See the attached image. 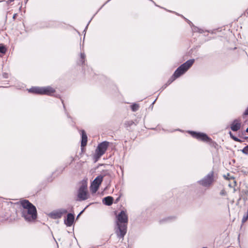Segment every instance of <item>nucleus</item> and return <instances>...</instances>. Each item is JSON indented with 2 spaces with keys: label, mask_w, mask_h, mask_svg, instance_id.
<instances>
[{
  "label": "nucleus",
  "mask_w": 248,
  "mask_h": 248,
  "mask_svg": "<svg viewBox=\"0 0 248 248\" xmlns=\"http://www.w3.org/2000/svg\"><path fill=\"white\" fill-rule=\"evenodd\" d=\"M21 216L28 222L34 221L37 217V210L34 205L27 200L20 201Z\"/></svg>",
  "instance_id": "obj_1"
},
{
  "label": "nucleus",
  "mask_w": 248,
  "mask_h": 248,
  "mask_svg": "<svg viewBox=\"0 0 248 248\" xmlns=\"http://www.w3.org/2000/svg\"><path fill=\"white\" fill-rule=\"evenodd\" d=\"M117 229L116 233L118 237L123 238L126 233L128 217L124 211H121L117 216Z\"/></svg>",
  "instance_id": "obj_2"
},
{
  "label": "nucleus",
  "mask_w": 248,
  "mask_h": 248,
  "mask_svg": "<svg viewBox=\"0 0 248 248\" xmlns=\"http://www.w3.org/2000/svg\"><path fill=\"white\" fill-rule=\"evenodd\" d=\"M195 61L194 59H190L180 65L175 71L174 76L177 78L185 73L188 69L193 65Z\"/></svg>",
  "instance_id": "obj_3"
},
{
  "label": "nucleus",
  "mask_w": 248,
  "mask_h": 248,
  "mask_svg": "<svg viewBox=\"0 0 248 248\" xmlns=\"http://www.w3.org/2000/svg\"><path fill=\"white\" fill-rule=\"evenodd\" d=\"M55 90L50 86L45 87H34L29 90V92L39 94L50 95L55 92Z\"/></svg>",
  "instance_id": "obj_4"
},
{
  "label": "nucleus",
  "mask_w": 248,
  "mask_h": 248,
  "mask_svg": "<svg viewBox=\"0 0 248 248\" xmlns=\"http://www.w3.org/2000/svg\"><path fill=\"white\" fill-rule=\"evenodd\" d=\"M109 142L105 141L98 145L94 155V158L96 160L99 159L105 153L109 146Z\"/></svg>",
  "instance_id": "obj_5"
},
{
  "label": "nucleus",
  "mask_w": 248,
  "mask_h": 248,
  "mask_svg": "<svg viewBox=\"0 0 248 248\" xmlns=\"http://www.w3.org/2000/svg\"><path fill=\"white\" fill-rule=\"evenodd\" d=\"M188 132L193 138H195L198 140H202L203 142H208L210 144H214L216 143L206 134L194 131H189Z\"/></svg>",
  "instance_id": "obj_6"
},
{
  "label": "nucleus",
  "mask_w": 248,
  "mask_h": 248,
  "mask_svg": "<svg viewBox=\"0 0 248 248\" xmlns=\"http://www.w3.org/2000/svg\"><path fill=\"white\" fill-rule=\"evenodd\" d=\"M87 191V186L85 184H82L80 186L78 192V201H84L88 199Z\"/></svg>",
  "instance_id": "obj_7"
},
{
  "label": "nucleus",
  "mask_w": 248,
  "mask_h": 248,
  "mask_svg": "<svg viewBox=\"0 0 248 248\" xmlns=\"http://www.w3.org/2000/svg\"><path fill=\"white\" fill-rule=\"evenodd\" d=\"M213 171H211L202 179L199 181V183L204 187L209 186L213 182Z\"/></svg>",
  "instance_id": "obj_8"
},
{
  "label": "nucleus",
  "mask_w": 248,
  "mask_h": 248,
  "mask_svg": "<svg viewBox=\"0 0 248 248\" xmlns=\"http://www.w3.org/2000/svg\"><path fill=\"white\" fill-rule=\"evenodd\" d=\"M103 179V176L99 175L96 177L91 184V189L93 193H95L98 190Z\"/></svg>",
  "instance_id": "obj_9"
},
{
  "label": "nucleus",
  "mask_w": 248,
  "mask_h": 248,
  "mask_svg": "<svg viewBox=\"0 0 248 248\" xmlns=\"http://www.w3.org/2000/svg\"><path fill=\"white\" fill-rule=\"evenodd\" d=\"M67 210L65 209L61 208L57 210L52 212L50 213L49 216L53 219H58L62 217L67 213Z\"/></svg>",
  "instance_id": "obj_10"
},
{
  "label": "nucleus",
  "mask_w": 248,
  "mask_h": 248,
  "mask_svg": "<svg viewBox=\"0 0 248 248\" xmlns=\"http://www.w3.org/2000/svg\"><path fill=\"white\" fill-rule=\"evenodd\" d=\"M241 127V122L239 119H235L231 125V128L233 131H237Z\"/></svg>",
  "instance_id": "obj_11"
},
{
  "label": "nucleus",
  "mask_w": 248,
  "mask_h": 248,
  "mask_svg": "<svg viewBox=\"0 0 248 248\" xmlns=\"http://www.w3.org/2000/svg\"><path fill=\"white\" fill-rule=\"evenodd\" d=\"M75 217L74 214L68 213L67 215V218L64 220V223L67 226H71L74 221Z\"/></svg>",
  "instance_id": "obj_12"
},
{
  "label": "nucleus",
  "mask_w": 248,
  "mask_h": 248,
  "mask_svg": "<svg viewBox=\"0 0 248 248\" xmlns=\"http://www.w3.org/2000/svg\"><path fill=\"white\" fill-rule=\"evenodd\" d=\"M81 146L84 147L86 145L87 142V136L84 130H81Z\"/></svg>",
  "instance_id": "obj_13"
},
{
  "label": "nucleus",
  "mask_w": 248,
  "mask_h": 248,
  "mask_svg": "<svg viewBox=\"0 0 248 248\" xmlns=\"http://www.w3.org/2000/svg\"><path fill=\"white\" fill-rule=\"evenodd\" d=\"M113 198L111 196H108L104 198L103 200V202L106 205H111L113 203Z\"/></svg>",
  "instance_id": "obj_14"
},
{
  "label": "nucleus",
  "mask_w": 248,
  "mask_h": 248,
  "mask_svg": "<svg viewBox=\"0 0 248 248\" xmlns=\"http://www.w3.org/2000/svg\"><path fill=\"white\" fill-rule=\"evenodd\" d=\"M139 106L137 104H134L131 105V109L133 111H136L139 109Z\"/></svg>",
  "instance_id": "obj_15"
},
{
  "label": "nucleus",
  "mask_w": 248,
  "mask_h": 248,
  "mask_svg": "<svg viewBox=\"0 0 248 248\" xmlns=\"http://www.w3.org/2000/svg\"><path fill=\"white\" fill-rule=\"evenodd\" d=\"M177 77H175L174 76V75L173 74V75L171 76V77L167 81V84L170 85V83H171L176 78H177Z\"/></svg>",
  "instance_id": "obj_16"
},
{
  "label": "nucleus",
  "mask_w": 248,
  "mask_h": 248,
  "mask_svg": "<svg viewBox=\"0 0 248 248\" xmlns=\"http://www.w3.org/2000/svg\"><path fill=\"white\" fill-rule=\"evenodd\" d=\"M134 124L132 121H127L125 122L124 124L125 127H128L131 126Z\"/></svg>",
  "instance_id": "obj_17"
},
{
  "label": "nucleus",
  "mask_w": 248,
  "mask_h": 248,
  "mask_svg": "<svg viewBox=\"0 0 248 248\" xmlns=\"http://www.w3.org/2000/svg\"><path fill=\"white\" fill-rule=\"evenodd\" d=\"M85 58V54L81 53L80 54V58H81L80 63L81 64H84Z\"/></svg>",
  "instance_id": "obj_18"
},
{
  "label": "nucleus",
  "mask_w": 248,
  "mask_h": 248,
  "mask_svg": "<svg viewBox=\"0 0 248 248\" xmlns=\"http://www.w3.org/2000/svg\"><path fill=\"white\" fill-rule=\"evenodd\" d=\"M241 151L242 153L245 155H248V145L245 146Z\"/></svg>",
  "instance_id": "obj_19"
},
{
  "label": "nucleus",
  "mask_w": 248,
  "mask_h": 248,
  "mask_svg": "<svg viewBox=\"0 0 248 248\" xmlns=\"http://www.w3.org/2000/svg\"><path fill=\"white\" fill-rule=\"evenodd\" d=\"M6 51V49L4 46H0V53L5 54Z\"/></svg>",
  "instance_id": "obj_20"
},
{
  "label": "nucleus",
  "mask_w": 248,
  "mask_h": 248,
  "mask_svg": "<svg viewBox=\"0 0 248 248\" xmlns=\"http://www.w3.org/2000/svg\"><path fill=\"white\" fill-rule=\"evenodd\" d=\"M174 218V217H168L163 219L161 221V222L168 221L172 220Z\"/></svg>",
  "instance_id": "obj_21"
},
{
  "label": "nucleus",
  "mask_w": 248,
  "mask_h": 248,
  "mask_svg": "<svg viewBox=\"0 0 248 248\" xmlns=\"http://www.w3.org/2000/svg\"><path fill=\"white\" fill-rule=\"evenodd\" d=\"M232 138L235 141H238V142H242V141L238 139V138L236 137H232Z\"/></svg>",
  "instance_id": "obj_22"
},
{
  "label": "nucleus",
  "mask_w": 248,
  "mask_h": 248,
  "mask_svg": "<svg viewBox=\"0 0 248 248\" xmlns=\"http://www.w3.org/2000/svg\"><path fill=\"white\" fill-rule=\"evenodd\" d=\"M232 138L235 141H238V142H242V141L238 139V138L236 137H232Z\"/></svg>",
  "instance_id": "obj_23"
},
{
  "label": "nucleus",
  "mask_w": 248,
  "mask_h": 248,
  "mask_svg": "<svg viewBox=\"0 0 248 248\" xmlns=\"http://www.w3.org/2000/svg\"><path fill=\"white\" fill-rule=\"evenodd\" d=\"M225 194H226V192H225V190H222L220 191V194L221 195H225Z\"/></svg>",
  "instance_id": "obj_24"
},
{
  "label": "nucleus",
  "mask_w": 248,
  "mask_h": 248,
  "mask_svg": "<svg viewBox=\"0 0 248 248\" xmlns=\"http://www.w3.org/2000/svg\"><path fill=\"white\" fill-rule=\"evenodd\" d=\"M168 86V84H165V85H164L162 87V90H164V89H165L167 86Z\"/></svg>",
  "instance_id": "obj_25"
},
{
  "label": "nucleus",
  "mask_w": 248,
  "mask_h": 248,
  "mask_svg": "<svg viewBox=\"0 0 248 248\" xmlns=\"http://www.w3.org/2000/svg\"><path fill=\"white\" fill-rule=\"evenodd\" d=\"M87 207H88V206H86V207H85V208H84L82 211H81L80 212V213H79V214L78 215V216H77V217H78L79 216H80V215H81V214L84 212V211L85 210V209Z\"/></svg>",
  "instance_id": "obj_26"
},
{
  "label": "nucleus",
  "mask_w": 248,
  "mask_h": 248,
  "mask_svg": "<svg viewBox=\"0 0 248 248\" xmlns=\"http://www.w3.org/2000/svg\"><path fill=\"white\" fill-rule=\"evenodd\" d=\"M87 207H88V206H86V207H85V208H84L82 211H81L80 212V213H79V214L78 215V216H77V217H78L79 216H80V215H81V214L84 212V211L85 210V209Z\"/></svg>",
  "instance_id": "obj_27"
},
{
  "label": "nucleus",
  "mask_w": 248,
  "mask_h": 248,
  "mask_svg": "<svg viewBox=\"0 0 248 248\" xmlns=\"http://www.w3.org/2000/svg\"><path fill=\"white\" fill-rule=\"evenodd\" d=\"M87 207H88V206H86V207H85V208H84L82 211H81L80 212V213H79V214L78 215V216H77V217H78L79 216H80V215H81V214L84 212V211L85 210V209Z\"/></svg>",
  "instance_id": "obj_28"
},
{
  "label": "nucleus",
  "mask_w": 248,
  "mask_h": 248,
  "mask_svg": "<svg viewBox=\"0 0 248 248\" xmlns=\"http://www.w3.org/2000/svg\"><path fill=\"white\" fill-rule=\"evenodd\" d=\"M244 114L246 115H248V108L245 110Z\"/></svg>",
  "instance_id": "obj_29"
},
{
  "label": "nucleus",
  "mask_w": 248,
  "mask_h": 248,
  "mask_svg": "<svg viewBox=\"0 0 248 248\" xmlns=\"http://www.w3.org/2000/svg\"><path fill=\"white\" fill-rule=\"evenodd\" d=\"M14 0H8L7 1V2L8 3H10V2H12V1H13Z\"/></svg>",
  "instance_id": "obj_30"
},
{
  "label": "nucleus",
  "mask_w": 248,
  "mask_h": 248,
  "mask_svg": "<svg viewBox=\"0 0 248 248\" xmlns=\"http://www.w3.org/2000/svg\"><path fill=\"white\" fill-rule=\"evenodd\" d=\"M230 135L231 138H232V137H234L233 135H232V134L231 132H230Z\"/></svg>",
  "instance_id": "obj_31"
},
{
  "label": "nucleus",
  "mask_w": 248,
  "mask_h": 248,
  "mask_svg": "<svg viewBox=\"0 0 248 248\" xmlns=\"http://www.w3.org/2000/svg\"><path fill=\"white\" fill-rule=\"evenodd\" d=\"M16 14H15V15L13 16V18H14V19H15V18H16Z\"/></svg>",
  "instance_id": "obj_32"
},
{
  "label": "nucleus",
  "mask_w": 248,
  "mask_h": 248,
  "mask_svg": "<svg viewBox=\"0 0 248 248\" xmlns=\"http://www.w3.org/2000/svg\"><path fill=\"white\" fill-rule=\"evenodd\" d=\"M88 24L87 25V26L86 27L85 30H84V31H85V30L87 29L88 28Z\"/></svg>",
  "instance_id": "obj_33"
},
{
  "label": "nucleus",
  "mask_w": 248,
  "mask_h": 248,
  "mask_svg": "<svg viewBox=\"0 0 248 248\" xmlns=\"http://www.w3.org/2000/svg\"><path fill=\"white\" fill-rule=\"evenodd\" d=\"M155 101H156V99L153 102L152 105H153L155 103Z\"/></svg>",
  "instance_id": "obj_34"
},
{
  "label": "nucleus",
  "mask_w": 248,
  "mask_h": 248,
  "mask_svg": "<svg viewBox=\"0 0 248 248\" xmlns=\"http://www.w3.org/2000/svg\"><path fill=\"white\" fill-rule=\"evenodd\" d=\"M90 22H91V21H89L88 24H90Z\"/></svg>",
  "instance_id": "obj_35"
},
{
  "label": "nucleus",
  "mask_w": 248,
  "mask_h": 248,
  "mask_svg": "<svg viewBox=\"0 0 248 248\" xmlns=\"http://www.w3.org/2000/svg\"><path fill=\"white\" fill-rule=\"evenodd\" d=\"M90 22H91V21H89L88 24H90Z\"/></svg>",
  "instance_id": "obj_36"
},
{
  "label": "nucleus",
  "mask_w": 248,
  "mask_h": 248,
  "mask_svg": "<svg viewBox=\"0 0 248 248\" xmlns=\"http://www.w3.org/2000/svg\"><path fill=\"white\" fill-rule=\"evenodd\" d=\"M90 22H91V21H89L88 24H90Z\"/></svg>",
  "instance_id": "obj_37"
},
{
  "label": "nucleus",
  "mask_w": 248,
  "mask_h": 248,
  "mask_svg": "<svg viewBox=\"0 0 248 248\" xmlns=\"http://www.w3.org/2000/svg\"><path fill=\"white\" fill-rule=\"evenodd\" d=\"M63 108H65V106H64V104H63Z\"/></svg>",
  "instance_id": "obj_38"
}]
</instances>
